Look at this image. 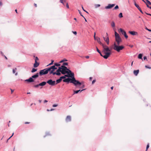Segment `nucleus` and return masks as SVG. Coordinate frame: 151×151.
Returning <instances> with one entry per match:
<instances>
[{"label":"nucleus","instance_id":"1","mask_svg":"<svg viewBox=\"0 0 151 151\" xmlns=\"http://www.w3.org/2000/svg\"><path fill=\"white\" fill-rule=\"evenodd\" d=\"M62 79H64L63 80V82L68 83H71L73 84L75 86L80 85L82 84V83H80L79 81L76 80L74 76H61L60 78L56 80L55 81L56 84L60 83Z\"/></svg>","mask_w":151,"mask_h":151},{"label":"nucleus","instance_id":"2","mask_svg":"<svg viewBox=\"0 0 151 151\" xmlns=\"http://www.w3.org/2000/svg\"><path fill=\"white\" fill-rule=\"evenodd\" d=\"M68 65L67 63L64 62L62 65L58 67V68L61 74L64 76H74V73L65 66Z\"/></svg>","mask_w":151,"mask_h":151},{"label":"nucleus","instance_id":"3","mask_svg":"<svg viewBox=\"0 0 151 151\" xmlns=\"http://www.w3.org/2000/svg\"><path fill=\"white\" fill-rule=\"evenodd\" d=\"M47 73L49 75L60 76L61 74L58 68L55 67L54 66H52L50 67L47 68Z\"/></svg>","mask_w":151,"mask_h":151},{"label":"nucleus","instance_id":"4","mask_svg":"<svg viewBox=\"0 0 151 151\" xmlns=\"http://www.w3.org/2000/svg\"><path fill=\"white\" fill-rule=\"evenodd\" d=\"M47 73L49 75L60 76L61 74L58 68L55 67L54 66H52L50 67L47 68Z\"/></svg>","mask_w":151,"mask_h":151},{"label":"nucleus","instance_id":"5","mask_svg":"<svg viewBox=\"0 0 151 151\" xmlns=\"http://www.w3.org/2000/svg\"><path fill=\"white\" fill-rule=\"evenodd\" d=\"M103 50L101 54L104 59H106L110 56L111 54V50L109 49V47L105 45L103 47Z\"/></svg>","mask_w":151,"mask_h":151},{"label":"nucleus","instance_id":"6","mask_svg":"<svg viewBox=\"0 0 151 151\" xmlns=\"http://www.w3.org/2000/svg\"><path fill=\"white\" fill-rule=\"evenodd\" d=\"M119 45L116 44L115 42L114 43L113 49L118 52H119L120 50H122L124 48V47L123 46Z\"/></svg>","mask_w":151,"mask_h":151},{"label":"nucleus","instance_id":"7","mask_svg":"<svg viewBox=\"0 0 151 151\" xmlns=\"http://www.w3.org/2000/svg\"><path fill=\"white\" fill-rule=\"evenodd\" d=\"M47 68L44 69L43 70H41L39 73H37L35 75L33 76H39V75H45L47 74Z\"/></svg>","mask_w":151,"mask_h":151},{"label":"nucleus","instance_id":"8","mask_svg":"<svg viewBox=\"0 0 151 151\" xmlns=\"http://www.w3.org/2000/svg\"><path fill=\"white\" fill-rule=\"evenodd\" d=\"M46 83L51 86H54L56 85L55 81H53L51 79L47 81Z\"/></svg>","mask_w":151,"mask_h":151},{"label":"nucleus","instance_id":"9","mask_svg":"<svg viewBox=\"0 0 151 151\" xmlns=\"http://www.w3.org/2000/svg\"><path fill=\"white\" fill-rule=\"evenodd\" d=\"M119 30L122 33V34L124 35L125 37L126 38H127L128 37V36L127 35L125 31L123 30L122 28H120L119 29Z\"/></svg>","mask_w":151,"mask_h":151},{"label":"nucleus","instance_id":"10","mask_svg":"<svg viewBox=\"0 0 151 151\" xmlns=\"http://www.w3.org/2000/svg\"><path fill=\"white\" fill-rule=\"evenodd\" d=\"M115 5V4H109L107 6H105V8L106 9H110L113 7Z\"/></svg>","mask_w":151,"mask_h":151},{"label":"nucleus","instance_id":"11","mask_svg":"<svg viewBox=\"0 0 151 151\" xmlns=\"http://www.w3.org/2000/svg\"><path fill=\"white\" fill-rule=\"evenodd\" d=\"M115 40L117 42V44H117L118 45H119L120 42L122 41V40L120 37L118 38H115Z\"/></svg>","mask_w":151,"mask_h":151},{"label":"nucleus","instance_id":"12","mask_svg":"<svg viewBox=\"0 0 151 151\" xmlns=\"http://www.w3.org/2000/svg\"><path fill=\"white\" fill-rule=\"evenodd\" d=\"M134 5L136 6V7L138 9V10L139 11L142 13L143 14V13L140 7H139V6L135 2H134Z\"/></svg>","mask_w":151,"mask_h":151},{"label":"nucleus","instance_id":"13","mask_svg":"<svg viewBox=\"0 0 151 151\" xmlns=\"http://www.w3.org/2000/svg\"><path fill=\"white\" fill-rule=\"evenodd\" d=\"M65 121L67 122H70L71 121V117L70 116H68L65 119Z\"/></svg>","mask_w":151,"mask_h":151},{"label":"nucleus","instance_id":"14","mask_svg":"<svg viewBox=\"0 0 151 151\" xmlns=\"http://www.w3.org/2000/svg\"><path fill=\"white\" fill-rule=\"evenodd\" d=\"M97 41L98 42L99 44L101 45L102 47L104 46L105 45L103 44L101 41H100V39L99 38H98L97 40Z\"/></svg>","mask_w":151,"mask_h":151},{"label":"nucleus","instance_id":"15","mask_svg":"<svg viewBox=\"0 0 151 151\" xmlns=\"http://www.w3.org/2000/svg\"><path fill=\"white\" fill-rule=\"evenodd\" d=\"M34 81L33 79L31 78H30L29 79L25 80V81H27L28 82H32Z\"/></svg>","mask_w":151,"mask_h":151},{"label":"nucleus","instance_id":"16","mask_svg":"<svg viewBox=\"0 0 151 151\" xmlns=\"http://www.w3.org/2000/svg\"><path fill=\"white\" fill-rule=\"evenodd\" d=\"M104 40L105 41H106V42L107 45H109V38L108 37H107L106 38H105L104 37H103Z\"/></svg>","mask_w":151,"mask_h":151},{"label":"nucleus","instance_id":"17","mask_svg":"<svg viewBox=\"0 0 151 151\" xmlns=\"http://www.w3.org/2000/svg\"><path fill=\"white\" fill-rule=\"evenodd\" d=\"M46 83H47L46 82L43 81L41 83H40L39 84V85H40V86H45L46 84Z\"/></svg>","mask_w":151,"mask_h":151},{"label":"nucleus","instance_id":"18","mask_svg":"<svg viewBox=\"0 0 151 151\" xmlns=\"http://www.w3.org/2000/svg\"><path fill=\"white\" fill-rule=\"evenodd\" d=\"M85 90V89H82V90H79L77 91H74V93L73 94H77L79 92H81L83 91H84Z\"/></svg>","mask_w":151,"mask_h":151},{"label":"nucleus","instance_id":"19","mask_svg":"<svg viewBox=\"0 0 151 151\" xmlns=\"http://www.w3.org/2000/svg\"><path fill=\"white\" fill-rule=\"evenodd\" d=\"M139 72V70H134L133 71V73L134 75L137 76Z\"/></svg>","mask_w":151,"mask_h":151},{"label":"nucleus","instance_id":"20","mask_svg":"<svg viewBox=\"0 0 151 151\" xmlns=\"http://www.w3.org/2000/svg\"><path fill=\"white\" fill-rule=\"evenodd\" d=\"M39 63L37 61H35V63L34 64V67L35 68L37 67L39 65Z\"/></svg>","mask_w":151,"mask_h":151},{"label":"nucleus","instance_id":"21","mask_svg":"<svg viewBox=\"0 0 151 151\" xmlns=\"http://www.w3.org/2000/svg\"><path fill=\"white\" fill-rule=\"evenodd\" d=\"M129 32L132 35H135L137 34V33L134 31H129Z\"/></svg>","mask_w":151,"mask_h":151},{"label":"nucleus","instance_id":"22","mask_svg":"<svg viewBox=\"0 0 151 151\" xmlns=\"http://www.w3.org/2000/svg\"><path fill=\"white\" fill-rule=\"evenodd\" d=\"M60 63H54V65H53V66H54L55 67H56V66L58 67H60L61 66Z\"/></svg>","mask_w":151,"mask_h":151},{"label":"nucleus","instance_id":"23","mask_svg":"<svg viewBox=\"0 0 151 151\" xmlns=\"http://www.w3.org/2000/svg\"><path fill=\"white\" fill-rule=\"evenodd\" d=\"M16 70L17 68H15L14 69H13L12 70L13 73L14 74L15 73V75H17V73L16 72Z\"/></svg>","mask_w":151,"mask_h":151},{"label":"nucleus","instance_id":"24","mask_svg":"<svg viewBox=\"0 0 151 151\" xmlns=\"http://www.w3.org/2000/svg\"><path fill=\"white\" fill-rule=\"evenodd\" d=\"M115 38L120 37L119 34L118 33H117V32L116 31L115 32Z\"/></svg>","mask_w":151,"mask_h":151},{"label":"nucleus","instance_id":"25","mask_svg":"<svg viewBox=\"0 0 151 151\" xmlns=\"http://www.w3.org/2000/svg\"><path fill=\"white\" fill-rule=\"evenodd\" d=\"M142 54H139L138 55V58L139 59H141L142 60H143V59H142Z\"/></svg>","mask_w":151,"mask_h":151},{"label":"nucleus","instance_id":"26","mask_svg":"<svg viewBox=\"0 0 151 151\" xmlns=\"http://www.w3.org/2000/svg\"><path fill=\"white\" fill-rule=\"evenodd\" d=\"M60 2L65 5L64 3L66 2V0H60Z\"/></svg>","mask_w":151,"mask_h":151},{"label":"nucleus","instance_id":"27","mask_svg":"<svg viewBox=\"0 0 151 151\" xmlns=\"http://www.w3.org/2000/svg\"><path fill=\"white\" fill-rule=\"evenodd\" d=\"M96 49L97 51L100 54L101 56H102L101 54L102 52H101L99 50L97 47H96Z\"/></svg>","mask_w":151,"mask_h":151},{"label":"nucleus","instance_id":"28","mask_svg":"<svg viewBox=\"0 0 151 151\" xmlns=\"http://www.w3.org/2000/svg\"><path fill=\"white\" fill-rule=\"evenodd\" d=\"M111 26L113 28L115 27V24L113 21L111 22Z\"/></svg>","mask_w":151,"mask_h":151},{"label":"nucleus","instance_id":"29","mask_svg":"<svg viewBox=\"0 0 151 151\" xmlns=\"http://www.w3.org/2000/svg\"><path fill=\"white\" fill-rule=\"evenodd\" d=\"M81 83H82V84H81V85H82V86L81 87V88H84L85 85L83 84V82H82ZM80 86V85H77L76 86Z\"/></svg>","mask_w":151,"mask_h":151},{"label":"nucleus","instance_id":"30","mask_svg":"<svg viewBox=\"0 0 151 151\" xmlns=\"http://www.w3.org/2000/svg\"><path fill=\"white\" fill-rule=\"evenodd\" d=\"M145 1L147 4H149V5H151V3L149 0H145Z\"/></svg>","mask_w":151,"mask_h":151},{"label":"nucleus","instance_id":"31","mask_svg":"<svg viewBox=\"0 0 151 151\" xmlns=\"http://www.w3.org/2000/svg\"><path fill=\"white\" fill-rule=\"evenodd\" d=\"M67 61V60H66L65 59H63V60H61L59 62V63H62L63 62H65V61Z\"/></svg>","mask_w":151,"mask_h":151},{"label":"nucleus","instance_id":"32","mask_svg":"<svg viewBox=\"0 0 151 151\" xmlns=\"http://www.w3.org/2000/svg\"><path fill=\"white\" fill-rule=\"evenodd\" d=\"M51 62L48 65H47V66H48L49 65H52L53 64V62H54V60H51Z\"/></svg>","mask_w":151,"mask_h":151},{"label":"nucleus","instance_id":"33","mask_svg":"<svg viewBox=\"0 0 151 151\" xmlns=\"http://www.w3.org/2000/svg\"><path fill=\"white\" fill-rule=\"evenodd\" d=\"M119 17L120 18H122L123 17L122 15V13H120L119 15Z\"/></svg>","mask_w":151,"mask_h":151},{"label":"nucleus","instance_id":"34","mask_svg":"<svg viewBox=\"0 0 151 151\" xmlns=\"http://www.w3.org/2000/svg\"><path fill=\"white\" fill-rule=\"evenodd\" d=\"M37 69H35V68H33L32 69V70L31 72L32 73H34V72L37 71Z\"/></svg>","mask_w":151,"mask_h":151},{"label":"nucleus","instance_id":"35","mask_svg":"<svg viewBox=\"0 0 151 151\" xmlns=\"http://www.w3.org/2000/svg\"><path fill=\"white\" fill-rule=\"evenodd\" d=\"M34 57H35V61H37V60H39V59L37 57H35V55H34Z\"/></svg>","mask_w":151,"mask_h":151},{"label":"nucleus","instance_id":"36","mask_svg":"<svg viewBox=\"0 0 151 151\" xmlns=\"http://www.w3.org/2000/svg\"><path fill=\"white\" fill-rule=\"evenodd\" d=\"M149 144L148 143L147 145L146 150L145 151H147V150H148V148H149Z\"/></svg>","mask_w":151,"mask_h":151},{"label":"nucleus","instance_id":"37","mask_svg":"<svg viewBox=\"0 0 151 151\" xmlns=\"http://www.w3.org/2000/svg\"><path fill=\"white\" fill-rule=\"evenodd\" d=\"M100 5L99 4L95 5V7L96 8H97L98 7H100Z\"/></svg>","mask_w":151,"mask_h":151},{"label":"nucleus","instance_id":"38","mask_svg":"<svg viewBox=\"0 0 151 151\" xmlns=\"http://www.w3.org/2000/svg\"><path fill=\"white\" fill-rule=\"evenodd\" d=\"M119 6L118 5H116L114 8V9H119Z\"/></svg>","mask_w":151,"mask_h":151},{"label":"nucleus","instance_id":"39","mask_svg":"<svg viewBox=\"0 0 151 151\" xmlns=\"http://www.w3.org/2000/svg\"><path fill=\"white\" fill-rule=\"evenodd\" d=\"M58 106V104H54L52 105V107H56L57 106Z\"/></svg>","mask_w":151,"mask_h":151},{"label":"nucleus","instance_id":"40","mask_svg":"<svg viewBox=\"0 0 151 151\" xmlns=\"http://www.w3.org/2000/svg\"><path fill=\"white\" fill-rule=\"evenodd\" d=\"M78 11L81 16L82 17H84V16L82 15V13L80 10H78Z\"/></svg>","mask_w":151,"mask_h":151},{"label":"nucleus","instance_id":"41","mask_svg":"<svg viewBox=\"0 0 151 151\" xmlns=\"http://www.w3.org/2000/svg\"><path fill=\"white\" fill-rule=\"evenodd\" d=\"M96 81V80L95 79H94L92 81V84H93Z\"/></svg>","mask_w":151,"mask_h":151},{"label":"nucleus","instance_id":"42","mask_svg":"<svg viewBox=\"0 0 151 151\" xmlns=\"http://www.w3.org/2000/svg\"><path fill=\"white\" fill-rule=\"evenodd\" d=\"M50 135L49 132H47L46 133L45 135L44 136V137H45L46 136H47V135Z\"/></svg>","mask_w":151,"mask_h":151},{"label":"nucleus","instance_id":"43","mask_svg":"<svg viewBox=\"0 0 151 151\" xmlns=\"http://www.w3.org/2000/svg\"><path fill=\"white\" fill-rule=\"evenodd\" d=\"M145 67L147 68H148V69H151V67H150L147 65H145Z\"/></svg>","mask_w":151,"mask_h":151},{"label":"nucleus","instance_id":"44","mask_svg":"<svg viewBox=\"0 0 151 151\" xmlns=\"http://www.w3.org/2000/svg\"><path fill=\"white\" fill-rule=\"evenodd\" d=\"M145 29L151 32V29H148L147 27H145Z\"/></svg>","mask_w":151,"mask_h":151},{"label":"nucleus","instance_id":"45","mask_svg":"<svg viewBox=\"0 0 151 151\" xmlns=\"http://www.w3.org/2000/svg\"><path fill=\"white\" fill-rule=\"evenodd\" d=\"M66 6L67 8H69L68 4V3H67L66 4Z\"/></svg>","mask_w":151,"mask_h":151},{"label":"nucleus","instance_id":"46","mask_svg":"<svg viewBox=\"0 0 151 151\" xmlns=\"http://www.w3.org/2000/svg\"><path fill=\"white\" fill-rule=\"evenodd\" d=\"M39 86H40V85H39V84H37L36 85H35L34 86V87L35 88H38Z\"/></svg>","mask_w":151,"mask_h":151},{"label":"nucleus","instance_id":"47","mask_svg":"<svg viewBox=\"0 0 151 151\" xmlns=\"http://www.w3.org/2000/svg\"><path fill=\"white\" fill-rule=\"evenodd\" d=\"M82 9L83 10L84 12H86L87 13H88V12H87L83 8V6H82Z\"/></svg>","mask_w":151,"mask_h":151},{"label":"nucleus","instance_id":"48","mask_svg":"<svg viewBox=\"0 0 151 151\" xmlns=\"http://www.w3.org/2000/svg\"><path fill=\"white\" fill-rule=\"evenodd\" d=\"M146 5H147V7H148V8H150V9H151V6H150L148 5V4H147V3H146Z\"/></svg>","mask_w":151,"mask_h":151},{"label":"nucleus","instance_id":"49","mask_svg":"<svg viewBox=\"0 0 151 151\" xmlns=\"http://www.w3.org/2000/svg\"><path fill=\"white\" fill-rule=\"evenodd\" d=\"M143 58L144 60H146L147 61V59L146 56H144Z\"/></svg>","mask_w":151,"mask_h":151},{"label":"nucleus","instance_id":"50","mask_svg":"<svg viewBox=\"0 0 151 151\" xmlns=\"http://www.w3.org/2000/svg\"><path fill=\"white\" fill-rule=\"evenodd\" d=\"M94 39L95 40H96V33L95 32L94 34Z\"/></svg>","mask_w":151,"mask_h":151},{"label":"nucleus","instance_id":"51","mask_svg":"<svg viewBox=\"0 0 151 151\" xmlns=\"http://www.w3.org/2000/svg\"><path fill=\"white\" fill-rule=\"evenodd\" d=\"M0 53H1V55L2 56H4V54L1 51V52H0Z\"/></svg>","mask_w":151,"mask_h":151},{"label":"nucleus","instance_id":"52","mask_svg":"<svg viewBox=\"0 0 151 151\" xmlns=\"http://www.w3.org/2000/svg\"><path fill=\"white\" fill-rule=\"evenodd\" d=\"M73 33L75 35H76L77 34V32L76 31L73 32Z\"/></svg>","mask_w":151,"mask_h":151},{"label":"nucleus","instance_id":"53","mask_svg":"<svg viewBox=\"0 0 151 151\" xmlns=\"http://www.w3.org/2000/svg\"><path fill=\"white\" fill-rule=\"evenodd\" d=\"M38 76H32V77L34 78H37Z\"/></svg>","mask_w":151,"mask_h":151},{"label":"nucleus","instance_id":"54","mask_svg":"<svg viewBox=\"0 0 151 151\" xmlns=\"http://www.w3.org/2000/svg\"><path fill=\"white\" fill-rule=\"evenodd\" d=\"M92 77H90L89 78V81H91L92 80Z\"/></svg>","mask_w":151,"mask_h":151},{"label":"nucleus","instance_id":"55","mask_svg":"<svg viewBox=\"0 0 151 151\" xmlns=\"http://www.w3.org/2000/svg\"><path fill=\"white\" fill-rule=\"evenodd\" d=\"M10 90H11V93H13V91H14V90H12V89H10Z\"/></svg>","mask_w":151,"mask_h":151},{"label":"nucleus","instance_id":"56","mask_svg":"<svg viewBox=\"0 0 151 151\" xmlns=\"http://www.w3.org/2000/svg\"><path fill=\"white\" fill-rule=\"evenodd\" d=\"M14 134V133H13L11 137H10L8 139V140H9L11 137H12L13 135Z\"/></svg>","mask_w":151,"mask_h":151},{"label":"nucleus","instance_id":"57","mask_svg":"<svg viewBox=\"0 0 151 151\" xmlns=\"http://www.w3.org/2000/svg\"><path fill=\"white\" fill-rule=\"evenodd\" d=\"M48 102V101L46 100H45L44 101V103H46V102Z\"/></svg>","mask_w":151,"mask_h":151},{"label":"nucleus","instance_id":"58","mask_svg":"<svg viewBox=\"0 0 151 151\" xmlns=\"http://www.w3.org/2000/svg\"><path fill=\"white\" fill-rule=\"evenodd\" d=\"M85 57L86 58L88 59L89 58V57L88 56H86Z\"/></svg>","mask_w":151,"mask_h":151},{"label":"nucleus","instance_id":"59","mask_svg":"<svg viewBox=\"0 0 151 151\" xmlns=\"http://www.w3.org/2000/svg\"><path fill=\"white\" fill-rule=\"evenodd\" d=\"M29 122H25V124H29Z\"/></svg>","mask_w":151,"mask_h":151},{"label":"nucleus","instance_id":"60","mask_svg":"<svg viewBox=\"0 0 151 151\" xmlns=\"http://www.w3.org/2000/svg\"><path fill=\"white\" fill-rule=\"evenodd\" d=\"M38 101L40 103H41V102L42 101L41 100H39Z\"/></svg>","mask_w":151,"mask_h":151},{"label":"nucleus","instance_id":"61","mask_svg":"<svg viewBox=\"0 0 151 151\" xmlns=\"http://www.w3.org/2000/svg\"><path fill=\"white\" fill-rule=\"evenodd\" d=\"M145 13H146V14H147V15H150V14H148V13H147L146 12H145Z\"/></svg>","mask_w":151,"mask_h":151},{"label":"nucleus","instance_id":"62","mask_svg":"<svg viewBox=\"0 0 151 151\" xmlns=\"http://www.w3.org/2000/svg\"><path fill=\"white\" fill-rule=\"evenodd\" d=\"M54 110V109H51L50 110V111H53Z\"/></svg>","mask_w":151,"mask_h":151},{"label":"nucleus","instance_id":"63","mask_svg":"<svg viewBox=\"0 0 151 151\" xmlns=\"http://www.w3.org/2000/svg\"><path fill=\"white\" fill-rule=\"evenodd\" d=\"M143 2H144L146 4V2L145 1V0H142Z\"/></svg>","mask_w":151,"mask_h":151},{"label":"nucleus","instance_id":"64","mask_svg":"<svg viewBox=\"0 0 151 151\" xmlns=\"http://www.w3.org/2000/svg\"><path fill=\"white\" fill-rule=\"evenodd\" d=\"M34 5L36 7H37V4H34Z\"/></svg>","mask_w":151,"mask_h":151}]
</instances>
